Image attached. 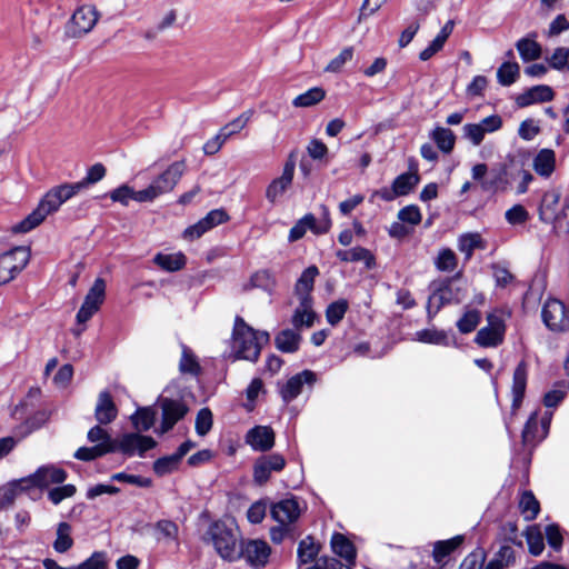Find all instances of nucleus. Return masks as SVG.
Instances as JSON below:
<instances>
[{
  "label": "nucleus",
  "instance_id": "a18cd8bd",
  "mask_svg": "<svg viewBox=\"0 0 569 569\" xmlns=\"http://www.w3.org/2000/svg\"><path fill=\"white\" fill-rule=\"evenodd\" d=\"M462 542V537L457 536L449 540L438 541L433 547V559L440 563L449 556L455 549H457Z\"/></svg>",
  "mask_w": 569,
  "mask_h": 569
},
{
  "label": "nucleus",
  "instance_id": "de8ad7c7",
  "mask_svg": "<svg viewBox=\"0 0 569 569\" xmlns=\"http://www.w3.org/2000/svg\"><path fill=\"white\" fill-rule=\"evenodd\" d=\"M435 266L442 272L453 271L458 266L456 253L449 248L441 249L435 260Z\"/></svg>",
  "mask_w": 569,
  "mask_h": 569
},
{
  "label": "nucleus",
  "instance_id": "49530a36",
  "mask_svg": "<svg viewBox=\"0 0 569 569\" xmlns=\"http://www.w3.org/2000/svg\"><path fill=\"white\" fill-rule=\"evenodd\" d=\"M353 47L343 48L337 57L331 59L325 68V72L339 73L343 67L353 59Z\"/></svg>",
  "mask_w": 569,
  "mask_h": 569
},
{
  "label": "nucleus",
  "instance_id": "6e6552de",
  "mask_svg": "<svg viewBox=\"0 0 569 569\" xmlns=\"http://www.w3.org/2000/svg\"><path fill=\"white\" fill-rule=\"evenodd\" d=\"M487 326L482 327L475 337V342L482 348H496L505 340V319L497 312H490L486 317Z\"/></svg>",
  "mask_w": 569,
  "mask_h": 569
},
{
  "label": "nucleus",
  "instance_id": "f8f14e48",
  "mask_svg": "<svg viewBox=\"0 0 569 569\" xmlns=\"http://www.w3.org/2000/svg\"><path fill=\"white\" fill-rule=\"evenodd\" d=\"M156 445V440L149 436L126 433L117 440V450L127 456L138 455L142 457L144 452L154 448Z\"/></svg>",
  "mask_w": 569,
  "mask_h": 569
},
{
  "label": "nucleus",
  "instance_id": "4c0bfd02",
  "mask_svg": "<svg viewBox=\"0 0 569 569\" xmlns=\"http://www.w3.org/2000/svg\"><path fill=\"white\" fill-rule=\"evenodd\" d=\"M516 47L525 62L533 61L541 57V47L535 40L522 38L517 42Z\"/></svg>",
  "mask_w": 569,
  "mask_h": 569
},
{
  "label": "nucleus",
  "instance_id": "603ef678",
  "mask_svg": "<svg viewBox=\"0 0 569 569\" xmlns=\"http://www.w3.org/2000/svg\"><path fill=\"white\" fill-rule=\"evenodd\" d=\"M348 310V302L345 299H340L330 303L326 310L327 321L331 326L339 323Z\"/></svg>",
  "mask_w": 569,
  "mask_h": 569
},
{
  "label": "nucleus",
  "instance_id": "f257e3e1",
  "mask_svg": "<svg viewBox=\"0 0 569 569\" xmlns=\"http://www.w3.org/2000/svg\"><path fill=\"white\" fill-rule=\"evenodd\" d=\"M106 176V168L102 163H96L89 168L87 176L78 182L62 183L51 188L40 200L38 207L29 213L22 221L13 226L14 232H29L38 227L49 214L59 210V208L69 199L78 194L90 184L97 183Z\"/></svg>",
  "mask_w": 569,
  "mask_h": 569
},
{
  "label": "nucleus",
  "instance_id": "864d4df0",
  "mask_svg": "<svg viewBox=\"0 0 569 569\" xmlns=\"http://www.w3.org/2000/svg\"><path fill=\"white\" fill-rule=\"evenodd\" d=\"M76 492V486L68 483L50 489L48 491V498L53 505L57 506L64 499L73 497Z\"/></svg>",
  "mask_w": 569,
  "mask_h": 569
},
{
  "label": "nucleus",
  "instance_id": "a211bd4d",
  "mask_svg": "<svg viewBox=\"0 0 569 569\" xmlns=\"http://www.w3.org/2000/svg\"><path fill=\"white\" fill-rule=\"evenodd\" d=\"M315 381L316 375L310 370L295 375L280 389L282 400L286 403L292 401L301 393L305 383L312 385Z\"/></svg>",
  "mask_w": 569,
  "mask_h": 569
},
{
  "label": "nucleus",
  "instance_id": "2eb2a0df",
  "mask_svg": "<svg viewBox=\"0 0 569 569\" xmlns=\"http://www.w3.org/2000/svg\"><path fill=\"white\" fill-rule=\"evenodd\" d=\"M162 410V422L159 429L160 433H166L181 420L188 412V407L180 400L169 398L160 399Z\"/></svg>",
  "mask_w": 569,
  "mask_h": 569
},
{
  "label": "nucleus",
  "instance_id": "3c124183",
  "mask_svg": "<svg viewBox=\"0 0 569 569\" xmlns=\"http://www.w3.org/2000/svg\"><path fill=\"white\" fill-rule=\"evenodd\" d=\"M180 461L181 459L176 452L170 456L159 458L153 463V471L158 476L168 475L178 469Z\"/></svg>",
  "mask_w": 569,
  "mask_h": 569
},
{
  "label": "nucleus",
  "instance_id": "4468645a",
  "mask_svg": "<svg viewBox=\"0 0 569 569\" xmlns=\"http://www.w3.org/2000/svg\"><path fill=\"white\" fill-rule=\"evenodd\" d=\"M286 466L284 458L279 453L261 456L253 465V480L258 485H264L272 471L279 472Z\"/></svg>",
  "mask_w": 569,
  "mask_h": 569
},
{
  "label": "nucleus",
  "instance_id": "774afa93",
  "mask_svg": "<svg viewBox=\"0 0 569 569\" xmlns=\"http://www.w3.org/2000/svg\"><path fill=\"white\" fill-rule=\"evenodd\" d=\"M267 511V505L262 501H256L247 511V518L251 523H260Z\"/></svg>",
  "mask_w": 569,
  "mask_h": 569
},
{
  "label": "nucleus",
  "instance_id": "72a5a7b5",
  "mask_svg": "<svg viewBox=\"0 0 569 569\" xmlns=\"http://www.w3.org/2000/svg\"><path fill=\"white\" fill-rule=\"evenodd\" d=\"M430 137L442 152L449 153L452 151L456 142V136L450 129L437 127L433 129Z\"/></svg>",
  "mask_w": 569,
  "mask_h": 569
},
{
  "label": "nucleus",
  "instance_id": "c756f323",
  "mask_svg": "<svg viewBox=\"0 0 569 569\" xmlns=\"http://www.w3.org/2000/svg\"><path fill=\"white\" fill-rule=\"evenodd\" d=\"M22 481L23 478H20L0 488V511L11 506L20 492L28 490Z\"/></svg>",
  "mask_w": 569,
  "mask_h": 569
},
{
  "label": "nucleus",
  "instance_id": "bf43d9fd",
  "mask_svg": "<svg viewBox=\"0 0 569 569\" xmlns=\"http://www.w3.org/2000/svg\"><path fill=\"white\" fill-rule=\"evenodd\" d=\"M505 217L510 224H521L528 221L529 212L523 206L515 204L506 211Z\"/></svg>",
  "mask_w": 569,
  "mask_h": 569
},
{
  "label": "nucleus",
  "instance_id": "f3484780",
  "mask_svg": "<svg viewBox=\"0 0 569 569\" xmlns=\"http://www.w3.org/2000/svg\"><path fill=\"white\" fill-rule=\"evenodd\" d=\"M246 443L254 451H268L274 446V432L268 426H256L247 432Z\"/></svg>",
  "mask_w": 569,
  "mask_h": 569
},
{
  "label": "nucleus",
  "instance_id": "79ce46f5",
  "mask_svg": "<svg viewBox=\"0 0 569 569\" xmlns=\"http://www.w3.org/2000/svg\"><path fill=\"white\" fill-rule=\"evenodd\" d=\"M154 420L156 412L150 407L141 408L131 416L132 425L138 431L149 430L153 426Z\"/></svg>",
  "mask_w": 569,
  "mask_h": 569
},
{
  "label": "nucleus",
  "instance_id": "bb28decb",
  "mask_svg": "<svg viewBox=\"0 0 569 569\" xmlns=\"http://www.w3.org/2000/svg\"><path fill=\"white\" fill-rule=\"evenodd\" d=\"M300 340L298 330L284 329L276 336L274 345L280 351L292 353L299 349Z\"/></svg>",
  "mask_w": 569,
  "mask_h": 569
},
{
  "label": "nucleus",
  "instance_id": "680f3d73",
  "mask_svg": "<svg viewBox=\"0 0 569 569\" xmlns=\"http://www.w3.org/2000/svg\"><path fill=\"white\" fill-rule=\"evenodd\" d=\"M487 172H488V167L485 163H478V164L473 166L471 169L472 179L480 181L481 188L486 191H489L493 188L495 181L485 180Z\"/></svg>",
  "mask_w": 569,
  "mask_h": 569
},
{
  "label": "nucleus",
  "instance_id": "69168bd1",
  "mask_svg": "<svg viewBox=\"0 0 569 569\" xmlns=\"http://www.w3.org/2000/svg\"><path fill=\"white\" fill-rule=\"evenodd\" d=\"M110 198L114 202L128 206L129 201L133 200V189L127 184H122L110 193Z\"/></svg>",
  "mask_w": 569,
  "mask_h": 569
},
{
  "label": "nucleus",
  "instance_id": "c9c22d12",
  "mask_svg": "<svg viewBox=\"0 0 569 569\" xmlns=\"http://www.w3.org/2000/svg\"><path fill=\"white\" fill-rule=\"evenodd\" d=\"M520 74V67L517 62L506 61L497 70V80L503 86H511Z\"/></svg>",
  "mask_w": 569,
  "mask_h": 569
},
{
  "label": "nucleus",
  "instance_id": "7ed1b4c3",
  "mask_svg": "<svg viewBox=\"0 0 569 569\" xmlns=\"http://www.w3.org/2000/svg\"><path fill=\"white\" fill-rule=\"evenodd\" d=\"M539 219L552 226L556 233L569 232V201L561 200V192L557 189L543 193L539 204Z\"/></svg>",
  "mask_w": 569,
  "mask_h": 569
},
{
  "label": "nucleus",
  "instance_id": "e2e57ef3",
  "mask_svg": "<svg viewBox=\"0 0 569 569\" xmlns=\"http://www.w3.org/2000/svg\"><path fill=\"white\" fill-rule=\"evenodd\" d=\"M71 569H106V558L103 552H94L90 558L71 567Z\"/></svg>",
  "mask_w": 569,
  "mask_h": 569
},
{
  "label": "nucleus",
  "instance_id": "20e7f679",
  "mask_svg": "<svg viewBox=\"0 0 569 569\" xmlns=\"http://www.w3.org/2000/svg\"><path fill=\"white\" fill-rule=\"evenodd\" d=\"M208 539L212 542L217 553L226 561L239 560L238 530L223 521L213 522L208 531Z\"/></svg>",
  "mask_w": 569,
  "mask_h": 569
},
{
  "label": "nucleus",
  "instance_id": "9d476101",
  "mask_svg": "<svg viewBox=\"0 0 569 569\" xmlns=\"http://www.w3.org/2000/svg\"><path fill=\"white\" fill-rule=\"evenodd\" d=\"M270 555V546L264 540L260 539L243 541L239 549V559L243 558L249 566L256 569L266 567Z\"/></svg>",
  "mask_w": 569,
  "mask_h": 569
},
{
  "label": "nucleus",
  "instance_id": "c03bdc74",
  "mask_svg": "<svg viewBox=\"0 0 569 569\" xmlns=\"http://www.w3.org/2000/svg\"><path fill=\"white\" fill-rule=\"evenodd\" d=\"M481 320V313L477 309H468L463 312L461 318L457 321V328L460 333L467 335L472 332Z\"/></svg>",
  "mask_w": 569,
  "mask_h": 569
},
{
  "label": "nucleus",
  "instance_id": "39448f33",
  "mask_svg": "<svg viewBox=\"0 0 569 569\" xmlns=\"http://www.w3.org/2000/svg\"><path fill=\"white\" fill-rule=\"evenodd\" d=\"M87 438L96 445L92 447H80L73 455L77 460L92 461L107 453L117 451V440H113L100 423L88 431Z\"/></svg>",
  "mask_w": 569,
  "mask_h": 569
},
{
  "label": "nucleus",
  "instance_id": "1a4fd4ad",
  "mask_svg": "<svg viewBox=\"0 0 569 569\" xmlns=\"http://www.w3.org/2000/svg\"><path fill=\"white\" fill-rule=\"evenodd\" d=\"M68 475L62 469L54 465H47L38 468L32 475L24 477L23 481L29 489L39 488L47 489L53 485H62Z\"/></svg>",
  "mask_w": 569,
  "mask_h": 569
},
{
  "label": "nucleus",
  "instance_id": "37998d69",
  "mask_svg": "<svg viewBox=\"0 0 569 569\" xmlns=\"http://www.w3.org/2000/svg\"><path fill=\"white\" fill-rule=\"evenodd\" d=\"M253 114L252 110H248L242 112L240 116H238L232 121L228 122L226 126H223L219 132L223 136L226 140H228L233 134L240 132L250 121L251 117Z\"/></svg>",
  "mask_w": 569,
  "mask_h": 569
},
{
  "label": "nucleus",
  "instance_id": "aec40b11",
  "mask_svg": "<svg viewBox=\"0 0 569 569\" xmlns=\"http://www.w3.org/2000/svg\"><path fill=\"white\" fill-rule=\"evenodd\" d=\"M553 90L547 84L535 86L516 98V103L520 108L528 107L538 102H547L553 99Z\"/></svg>",
  "mask_w": 569,
  "mask_h": 569
},
{
  "label": "nucleus",
  "instance_id": "4d7b16f0",
  "mask_svg": "<svg viewBox=\"0 0 569 569\" xmlns=\"http://www.w3.org/2000/svg\"><path fill=\"white\" fill-rule=\"evenodd\" d=\"M398 219L403 223L417 226L421 222L422 216L417 206L410 204L399 210Z\"/></svg>",
  "mask_w": 569,
  "mask_h": 569
},
{
  "label": "nucleus",
  "instance_id": "052dcab7",
  "mask_svg": "<svg viewBox=\"0 0 569 569\" xmlns=\"http://www.w3.org/2000/svg\"><path fill=\"white\" fill-rule=\"evenodd\" d=\"M463 137L468 139L473 146H479L483 139L485 133L477 123H467L462 127Z\"/></svg>",
  "mask_w": 569,
  "mask_h": 569
},
{
  "label": "nucleus",
  "instance_id": "7c9ffc66",
  "mask_svg": "<svg viewBox=\"0 0 569 569\" xmlns=\"http://www.w3.org/2000/svg\"><path fill=\"white\" fill-rule=\"evenodd\" d=\"M486 242L477 232L463 233L458 238V249L469 260L476 249H485Z\"/></svg>",
  "mask_w": 569,
  "mask_h": 569
},
{
  "label": "nucleus",
  "instance_id": "5701e85b",
  "mask_svg": "<svg viewBox=\"0 0 569 569\" xmlns=\"http://www.w3.org/2000/svg\"><path fill=\"white\" fill-rule=\"evenodd\" d=\"M536 173L542 178H549L556 169V153L552 149H541L532 161Z\"/></svg>",
  "mask_w": 569,
  "mask_h": 569
},
{
  "label": "nucleus",
  "instance_id": "423d86ee",
  "mask_svg": "<svg viewBox=\"0 0 569 569\" xmlns=\"http://www.w3.org/2000/svg\"><path fill=\"white\" fill-rule=\"evenodd\" d=\"M28 247H16L0 254V286L12 281L30 260Z\"/></svg>",
  "mask_w": 569,
  "mask_h": 569
},
{
  "label": "nucleus",
  "instance_id": "338daca9",
  "mask_svg": "<svg viewBox=\"0 0 569 569\" xmlns=\"http://www.w3.org/2000/svg\"><path fill=\"white\" fill-rule=\"evenodd\" d=\"M228 219L229 217L223 209L211 210L206 214V217L202 218V220L207 224V228H209L210 230L216 226L226 222Z\"/></svg>",
  "mask_w": 569,
  "mask_h": 569
},
{
  "label": "nucleus",
  "instance_id": "a878e982",
  "mask_svg": "<svg viewBox=\"0 0 569 569\" xmlns=\"http://www.w3.org/2000/svg\"><path fill=\"white\" fill-rule=\"evenodd\" d=\"M337 257L341 261L356 262L363 261L367 269H372L376 266V259L373 254L363 247H353L348 250H339Z\"/></svg>",
  "mask_w": 569,
  "mask_h": 569
},
{
  "label": "nucleus",
  "instance_id": "0eeeda50",
  "mask_svg": "<svg viewBox=\"0 0 569 569\" xmlns=\"http://www.w3.org/2000/svg\"><path fill=\"white\" fill-rule=\"evenodd\" d=\"M99 20V12L94 6L83 4L76 9L66 24V36L80 38L89 33Z\"/></svg>",
  "mask_w": 569,
  "mask_h": 569
},
{
  "label": "nucleus",
  "instance_id": "9b49d317",
  "mask_svg": "<svg viewBox=\"0 0 569 569\" xmlns=\"http://www.w3.org/2000/svg\"><path fill=\"white\" fill-rule=\"evenodd\" d=\"M104 297L106 281L102 278H97L77 313V322L86 323L99 310Z\"/></svg>",
  "mask_w": 569,
  "mask_h": 569
},
{
  "label": "nucleus",
  "instance_id": "2f4dec72",
  "mask_svg": "<svg viewBox=\"0 0 569 569\" xmlns=\"http://www.w3.org/2000/svg\"><path fill=\"white\" fill-rule=\"evenodd\" d=\"M519 510L526 521H532L539 515L540 503L531 491L527 490L521 493Z\"/></svg>",
  "mask_w": 569,
  "mask_h": 569
},
{
  "label": "nucleus",
  "instance_id": "ea45409f",
  "mask_svg": "<svg viewBox=\"0 0 569 569\" xmlns=\"http://www.w3.org/2000/svg\"><path fill=\"white\" fill-rule=\"evenodd\" d=\"M319 553V546L311 537L302 539L298 547V559L300 566L313 562Z\"/></svg>",
  "mask_w": 569,
  "mask_h": 569
},
{
  "label": "nucleus",
  "instance_id": "13d9d810",
  "mask_svg": "<svg viewBox=\"0 0 569 569\" xmlns=\"http://www.w3.org/2000/svg\"><path fill=\"white\" fill-rule=\"evenodd\" d=\"M212 427V412L208 408H202L196 418V431L199 436H206Z\"/></svg>",
  "mask_w": 569,
  "mask_h": 569
},
{
  "label": "nucleus",
  "instance_id": "58836bf2",
  "mask_svg": "<svg viewBox=\"0 0 569 569\" xmlns=\"http://www.w3.org/2000/svg\"><path fill=\"white\" fill-rule=\"evenodd\" d=\"M419 176L412 172H406L398 176L393 182L392 187L396 190L398 197L407 196L410 193L415 187L419 183Z\"/></svg>",
  "mask_w": 569,
  "mask_h": 569
},
{
  "label": "nucleus",
  "instance_id": "cd10ccee",
  "mask_svg": "<svg viewBox=\"0 0 569 569\" xmlns=\"http://www.w3.org/2000/svg\"><path fill=\"white\" fill-rule=\"evenodd\" d=\"M415 340L422 343L438 345L448 347L453 343L445 330L436 328H427L415 333Z\"/></svg>",
  "mask_w": 569,
  "mask_h": 569
},
{
  "label": "nucleus",
  "instance_id": "4be33fe9",
  "mask_svg": "<svg viewBox=\"0 0 569 569\" xmlns=\"http://www.w3.org/2000/svg\"><path fill=\"white\" fill-rule=\"evenodd\" d=\"M528 377L526 361H520L515 369L512 378V408L518 409L522 402Z\"/></svg>",
  "mask_w": 569,
  "mask_h": 569
},
{
  "label": "nucleus",
  "instance_id": "e433bc0d",
  "mask_svg": "<svg viewBox=\"0 0 569 569\" xmlns=\"http://www.w3.org/2000/svg\"><path fill=\"white\" fill-rule=\"evenodd\" d=\"M73 546L71 538V526L68 522H60L57 527V538L53 542V549L59 553H64Z\"/></svg>",
  "mask_w": 569,
  "mask_h": 569
},
{
  "label": "nucleus",
  "instance_id": "5fc2aeb1",
  "mask_svg": "<svg viewBox=\"0 0 569 569\" xmlns=\"http://www.w3.org/2000/svg\"><path fill=\"white\" fill-rule=\"evenodd\" d=\"M158 540L174 541L178 537V526L170 520H160L156 525Z\"/></svg>",
  "mask_w": 569,
  "mask_h": 569
},
{
  "label": "nucleus",
  "instance_id": "f03ea898",
  "mask_svg": "<svg viewBox=\"0 0 569 569\" xmlns=\"http://www.w3.org/2000/svg\"><path fill=\"white\" fill-rule=\"evenodd\" d=\"M270 340L267 331L254 330L241 317H236L232 330V357L233 360L242 359L256 362L261 349Z\"/></svg>",
  "mask_w": 569,
  "mask_h": 569
},
{
  "label": "nucleus",
  "instance_id": "b1692460",
  "mask_svg": "<svg viewBox=\"0 0 569 569\" xmlns=\"http://www.w3.org/2000/svg\"><path fill=\"white\" fill-rule=\"evenodd\" d=\"M316 319V313L312 310V300L299 299V306L296 308L291 322L296 330L302 327L310 328Z\"/></svg>",
  "mask_w": 569,
  "mask_h": 569
},
{
  "label": "nucleus",
  "instance_id": "a19ab883",
  "mask_svg": "<svg viewBox=\"0 0 569 569\" xmlns=\"http://www.w3.org/2000/svg\"><path fill=\"white\" fill-rule=\"evenodd\" d=\"M529 552L532 556H539L545 549L543 536L538 526H530L525 531Z\"/></svg>",
  "mask_w": 569,
  "mask_h": 569
},
{
  "label": "nucleus",
  "instance_id": "dca6fc26",
  "mask_svg": "<svg viewBox=\"0 0 569 569\" xmlns=\"http://www.w3.org/2000/svg\"><path fill=\"white\" fill-rule=\"evenodd\" d=\"M301 508L297 499H283L271 508V517L280 525H292L298 520Z\"/></svg>",
  "mask_w": 569,
  "mask_h": 569
},
{
  "label": "nucleus",
  "instance_id": "8fccbe9b",
  "mask_svg": "<svg viewBox=\"0 0 569 569\" xmlns=\"http://www.w3.org/2000/svg\"><path fill=\"white\" fill-rule=\"evenodd\" d=\"M320 210L321 217L319 219H316V217L312 214V221H308V223L306 224L307 229L311 230L315 234L327 233L331 228L329 209L322 204L320 207Z\"/></svg>",
  "mask_w": 569,
  "mask_h": 569
},
{
  "label": "nucleus",
  "instance_id": "0e129e2a",
  "mask_svg": "<svg viewBox=\"0 0 569 569\" xmlns=\"http://www.w3.org/2000/svg\"><path fill=\"white\" fill-rule=\"evenodd\" d=\"M451 288L449 284H445L432 293L429 298V305L436 303V312L446 303H449L451 298Z\"/></svg>",
  "mask_w": 569,
  "mask_h": 569
},
{
  "label": "nucleus",
  "instance_id": "09e8293b",
  "mask_svg": "<svg viewBox=\"0 0 569 569\" xmlns=\"http://www.w3.org/2000/svg\"><path fill=\"white\" fill-rule=\"evenodd\" d=\"M547 62L549 67L558 71H569V48L558 47L553 50Z\"/></svg>",
  "mask_w": 569,
  "mask_h": 569
},
{
  "label": "nucleus",
  "instance_id": "473e14b6",
  "mask_svg": "<svg viewBox=\"0 0 569 569\" xmlns=\"http://www.w3.org/2000/svg\"><path fill=\"white\" fill-rule=\"evenodd\" d=\"M153 262L161 269L173 272L182 269L186 264V257L183 253H158L153 258Z\"/></svg>",
  "mask_w": 569,
  "mask_h": 569
},
{
  "label": "nucleus",
  "instance_id": "c85d7f7f",
  "mask_svg": "<svg viewBox=\"0 0 569 569\" xmlns=\"http://www.w3.org/2000/svg\"><path fill=\"white\" fill-rule=\"evenodd\" d=\"M332 551L343 558L349 565H353L356 549L352 542L341 533H335L331 538Z\"/></svg>",
  "mask_w": 569,
  "mask_h": 569
},
{
  "label": "nucleus",
  "instance_id": "6ab92c4d",
  "mask_svg": "<svg viewBox=\"0 0 569 569\" xmlns=\"http://www.w3.org/2000/svg\"><path fill=\"white\" fill-rule=\"evenodd\" d=\"M295 174V162L289 160L286 162L283 167V171L281 177L271 181L266 191V198L270 202H276L278 198H280L288 187L292 183Z\"/></svg>",
  "mask_w": 569,
  "mask_h": 569
},
{
  "label": "nucleus",
  "instance_id": "393cba45",
  "mask_svg": "<svg viewBox=\"0 0 569 569\" xmlns=\"http://www.w3.org/2000/svg\"><path fill=\"white\" fill-rule=\"evenodd\" d=\"M319 274V270L316 266L308 267L297 280L295 286V292L299 299L312 300L311 291L313 289L315 280Z\"/></svg>",
  "mask_w": 569,
  "mask_h": 569
},
{
  "label": "nucleus",
  "instance_id": "6e6d98bb",
  "mask_svg": "<svg viewBox=\"0 0 569 569\" xmlns=\"http://www.w3.org/2000/svg\"><path fill=\"white\" fill-rule=\"evenodd\" d=\"M179 369L183 373L197 375L200 370V366L193 356V353L187 347L182 348V356L179 362Z\"/></svg>",
  "mask_w": 569,
  "mask_h": 569
},
{
  "label": "nucleus",
  "instance_id": "ddd939ff",
  "mask_svg": "<svg viewBox=\"0 0 569 569\" xmlns=\"http://www.w3.org/2000/svg\"><path fill=\"white\" fill-rule=\"evenodd\" d=\"M186 171V161L180 160L171 163L164 172L158 176L150 184L157 197L170 192L179 182Z\"/></svg>",
  "mask_w": 569,
  "mask_h": 569
},
{
  "label": "nucleus",
  "instance_id": "f704fd0d",
  "mask_svg": "<svg viewBox=\"0 0 569 569\" xmlns=\"http://www.w3.org/2000/svg\"><path fill=\"white\" fill-rule=\"evenodd\" d=\"M326 97V91L320 87H313L306 92L297 96L292 104L297 108H308L312 107L320 101H322Z\"/></svg>",
  "mask_w": 569,
  "mask_h": 569
},
{
  "label": "nucleus",
  "instance_id": "412c9836",
  "mask_svg": "<svg viewBox=\"0 0 569 569\" xmlns=\"http://www.w3.org/2000/svg\"><path fill=\"white\" fill-rule=\"evenodd\" d=\"M118 416V409L108 391H102L98 396L94 418L100 425L111 423Z\"/></svg>",
  "mask_w": 569,
  "mask_h": 569
}]
</instances>
